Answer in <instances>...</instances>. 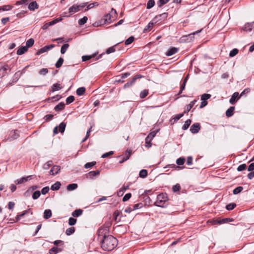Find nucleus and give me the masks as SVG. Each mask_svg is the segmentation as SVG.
I'll use <instances>...</instances> for the list:
<instances>
[{
	"label": "nucleus",
	"instance_id": "obj_1",
	"mask_svg": "<svg viewBox=\"0 0 254 254\" xmlns=\"http://www.w3.org/2000/svg\"><path fill=\"white\" fill-rule=\"evenodd\" d=\"M101 248L104 251H111L113 250L118 245L117 240L111 236L107 237L100 241Z\"/></svg>",
	"mask_w": 254,
	"mask_h": 254
},
{
	"label": "nucleus",
	"instance_id": "obj_2",
	"mask_svg": "<svg viewBox=\"0 0 254 254\" xmlns=\"http://www.w3.org/2000/svg\"><path fill=\"white\" fill-rule=\"evenodd\" d=\"M168 198L166 193H160L158 195L155 205L158 207H164L167 205Z\"/></svg>",
	"mask_w": 254,
	"mask_h": 254
},
{
	"label": "nucleus",
	"instance_id": "obj_3",
	"mask_svg": "<svg viewBox=\"0 0 254 254\" xmlns=\"http://www.w3.org/2000/svg\"><path fill=\"white\" fill-rule=\"evenodd\" d=\"M109 226H102L98 231V240L100 241L101 240L106 238L109 235Z\"/></svg>",
	"mask_w": 254,
	"mask_h": 254
},
{
	"label": "nucleus",
	"instance_id": "obj_4",
	"mask_svg": "<svg viewBox=\"0 0 254 254\" xmlns=\"http://www.w3.org/2000/svg\"><path fill=\"white\" fill-rule=\"evenodd\" d=\"M117 16L116 10L114 8H112L110 12L105 15L104 19V23L109 24L114 21Z\"/></svg>",
	"mask_w": 254,
	"mask_h": 254
},
{
	"label": "nucleus",
	"instance_id": "obj_5",
	"mask_svg": "<svg viewBox=\"0 0 254 254\" xmlns=\"http://www.w3.org/2000/svg\"><path fill=\"white\" fill-rule=\"evenodd\" d=\"M85 6V4L77 5L74 4L72 6L69 8V12L76 13L81 10V9Z\"/></svg>",
	"mask_w": 254,
	"mask_h": 254
},
{
	"label": "nucleus",
	"instance_id": "obj_6",
	"mask_svg": "<svg viewBox=\"0 0 254 254\" xmlns=\"http://www.w3.org/2000/svg\"><path fill=\"white\" fill-rule=\"evenodd\" d=\"M62 20H63V18L62 17H59V18H56L50 22L46 23L45 24H44L43 25V26H42V28L43 30H46V29H48L50 26L53 25L55 24L56 23L62 21Z\"/></svg>",
	"mask_w": 254,
	"mask_h": 254
},
{
	"label": "nucleus",
	"instance_id": "obj_7",
	"mask_svg": "<svg viewBox=\"0 0 254 254\" xmlns=\"http://www.w3.org/2000/svg\"><path fill=\"white\" fill-rule=\"evenodd\" d=\"M54 47H55V45H53V44L46 46L42 48L40 50H39L37 51V52L36 53V55H40V54H41L42 53H44L45 52H46L49 51L50 50H51V49L54 48Z\"/></svg>",
	"mask_w": 254,
	"mask_h": 254
},
{
	"label": "nucleus",
	"instance_id": "obj_8",
	"mask_svg": "<svg viewBox=\"0 0 254 254\" xmlns=\"http://www.w3.org/2000/svg\"><path fill=\"white\" fill-rule=\"evenodd\" d=\"M200 129V125L198 123L193 124L190 128V130L192 133H197Z\"/></svg>",
	"mask_w": 254,
	"mask_h": 254
},
{
	"label": "nucleus",
	"instance_id": "obj_9",
	"mask_svg": "<svg viewBox=\"0 0 254 254\" xmlns=\"http://www.w3.org/2000/svg\"><path fill=\"white\" fill-rule=\"evenodd\" d=\"M19 134L16 130L11 131L10 133L9 137L7 138V139L11 141L17 138Z\"/></svg>",
	"mask_w": 254,
	"mask_h": 254
},
{
	"label": "nucleus",
	"instance_id": "obj_10",
	"mask_svg": "<svg viewBox=\"0 0 254 254\" xmlns=\"http://www.w3.org/2000/svg\"><path fill=\"white\" fill-rule=\"evenodd\" d=\"M8 66L6 65L0 64V78H1L5 75Z\"/></svg>",
	"mask_w": 254,
	"mask_h": 254
},
{
	"label": "nucleus",
	"instance_id": "obj_11",
	"mask_svg": "<svg viewBox=\"0 0 254 254\" xmlns=\"http://www.w3.org/2000/svg\"><path fill=\"white\" fill-rule=\"evenodd\" d=\"M61 170V167L60 166L55 165L54 166L51 170H50V174L52 175H55L60 172Z\"/></svg>",
	"mask_w": 254,
	"mask_h": 254
},
{
	"label": "nucleus",
	"instance_id": "obj_12",
	"mask_svg": "<svg viewBox=\"0 0 254 254\" xmlns=\"http://www.w3.org/2000/svg\"><path fill=\"white\" fill-rule=\"evenodd\" d=\"M238 96H239L238 92H236L234 93L229 100V102L231 104H234L235 103L237 99H239L241 97L240 96V97H238Z\"/></svg>",
	"mask_w": 254,
	"mask_h": 254
},
{
	"label": "nucleus",
	"instance_id": "obj_13",
	"mask_svg": "<svg viewBox=\"0 0 254 254\" xmlns=\"http://www.w3.org/2000/svg\"><path fill=\"white\" fill-rule=\"evenodd\" d=\"M38 8V5L36 1H32L30 2L28 5V8L29 10L33 11L35 9Z\"/></svg>",
	"mask_w": 254,
	"mask_h": 254
},
{
	"label": "nucleus",
	"instance_id": "obj_14",
	"mask_svg": "<svg viewBox=\"0 0 254 254\" xmlns=\"http://www.w3.org/2000/svg\"><path fill=\"white\" fill-rule=\"evenodd\" d=\"M28 48L26 46H23L19 48L17 51V54L18 55H21L27 52Z\"/></svg>",
	"mask_w": 254,
	"mask_h": 254
},
{
	"label": "nucleus",
	"instance_id": "obj_15",
	"mask_svg": "<svg viewBox=\"0 0 254 254\" xmlns=\"http://www.w3.org/2000/svg\"><path fill=\"white\" fill-rule=\"evenodd\" d=\"M235 110L234 107H231L229 108L226 112V116L228 117H230L232 116L234 114Z\"/></svg>",
	"mask_w": 254,
	"mask_h": 254
},
{
	"label": "nucleus",
	"instance_id": "obj_16",
	"mask_svg": "<svg viewBox=\"0 0 254 254\" xmlns=\"http://www.w3.org/2000/svg\"><path fill=\"white\" fill-rule=\"evenodd\" d=\"M178 51V49L176 48L173 47L171 48L169 51H167L166 55L167 56H171L175 53H176Z\"/></svg>",
	"mask_w": 254,
	"mask_h": 254
},
{
	"label": "nucleus",
	"instance_id": "obj_17",
	"mask_svg": "<svg viewBox=\"0 0 254 254\" xmlns=\"http://www.w3.org/2000/svg\"><path fill=\"white\" fill-rule=\"evenodd\" d=\"M196 102V100H194L191 101L189 105H188L187 106L186 110L184 112V113H188L194 105Z\"/></svg>",
	"mask_w": 254,
	"mask_h": 254
},
{
	"label": "nucleus",
	"instance_id": "obj_18",
	"mask_svg": "<svg viewBox=\"0 0 254 254\" xmlns=\"http://www.w3.org/2000/svg\"><path fill=\"white\" fill-rule=\"evenodd\" d=\"M82 212L83 211L82 209H76L72 213V216L75 217H79L82 214Z\"/></svg>",
	"mask_w": 254,
	"mask_h": 254
},
{
	"label": "nucleus",
	"instance_id": "obj_19",
	"mask_svg": "<svg viewBox=\"0 0 254 254\" xmlns=\"http://www.w3.org/2000/svg\"><path fill=\"white\" fill-rule=\"evenodd\" d=\"M61 186V184L60 182H57L54 184L52 185V186L51 187V189L53 190H59Z\"/></svg>",
	"mask_w": 254,
	"mask_h": 254
},
{
	"label": "nucleus",
	"instance_id": "obj_20",
	"mask_svg": "<svg viewBox=\"0 0 254 254\" xmlns=\"http://www.w3.org/2000/svg\"><path fill=\"white\" fill-rule=\"evenodd\" d=\"M52 216V212L50 209H46L44 212V217L45 219H47L50 218Z\"/></svg>",
	"mask_w": 254,
	"mask_h": 254
},
{
	"label": "nucleus",
	"instance_id": "obj_21",
	"mask_svg": "<svg viewBox=\"0 0 254 254\" xmlns=\"http://www.w3.org/2000/svg\"><path fill=\"white\" fill-rule=\"evenodd\" d=\"M12 8V6L11 5H4L2 6H0V11H8Z\"/></svg>",
	"mask_w": 254,
	"mask_h": 254
},
{
	"label": "nucleus",
	"instance_id": "obj_22",
	"mask_svg": "<svg viewBox=\"0 0 254 254\" xmlns=\"http://www.w3.org/2000/svg\"><path fill=\"white\" fill-rule=\"evenodd\" d=\"M64 106L65 105L64 103L61 102L55 106V110L56 111L62 110L63 109H64Z\"/></svg>",
	"mask_w": 254,
	"mask_h": 254
},
{
	"label": "nucleus",
	"instance_id": "obj_23",
	"mask_svg": "<svg viewBox=\"0 0 254 254\" xmlns=\"http://www.w3.org/2000/svg\"><path fill=\"white\" fill-rule=\"evenodd\" d=\"M77 188V185L76 184H71L67 186V190L68 191H72Z\"/></svg>",
	"mask_w": 254,
	"mask_h": 254
},
{
	"label": "nucleus",
	"instance_id": "obj_24",
	"mask_svg": "<svg viewBox=\"0 0 254 254\" xmlns=\"http://www.w3.org/2000/svg\"><path fill=\"white\" fill-rule=\"evenodd\" d=\"M85 92V88L83 87L78 88L76 90V94L79 96L83 95Z\"/></svg>",
	"mask_w": 254,
	"mask_h": 254
},
{
	"label": "nucleus",
	"instance_id": "obj_25",
	"mask_svg": "<svg viewBox=\"0 0 254 254\" xmlns=\"http://www.w3.org/2000/svg\"><path fill=\"white\" fill-rule=\"evenodd\" d=\"M137 77H134L132 78L131 81H130L129 82H127V83H126L124 85V88H127V87L130 86L131 85H132L135 82V81L137 79Z\"/></svg>",
	"mask_w": 254,
	"mask_h": 254
},
{
	"label": "nucleus",
	"instance_id": "obj_26",
	"mask_svg": "<svg viewBox=\"0 0 254 254\" xmlns=\"http://www.w3.org/2000/svg\"><path fill=\"white\" fill-rule=\"evenodd\" d=\"M66 127V124L64 123H61L59 127H58L59 128V131L61 133H63L64 131L65 128Z\"/></svg>",
	"mask_w": 254,
	"mask_h": 254
},
{
	"label": "nucleus",
	"instance_id": "obj_27",
	"mask_svg": "<svg viewBox=\"0 0 254 254\" xmlns=\"http://www.w3.org/2000/svg\"><path fill=\"white\" fill-rule=\"evenodd\" d=\"M157 132H158V130H157L151 131L150 132V133L147 135V140L148 139H150L151 140H152L153 137L156 135Z\"/></svg>",
	"mask_w": 254,
	"mask_h": 254
},
{
	"label": "nucleus",
	"instance_id": "obj_28",
	"mask_svg": "<svg viewBox=\"0 0 254 254\" xmlns=\"http://www.w3.org/2000/svg\"><path fill=\"white\" fill-rule=\"evenodd\" d=\"M126 155H127V157H123V159H122V160L120 161V162H119L120 163H123V162H124L125 161H126V160H127V159H129V158L130 157V155H131V151H127L126 152Z\"/></svg>",
	"mask_w": 254,
	"mask_h": 254
},
{
	"label": "nucleus",
	"instance_id": "obj_29",
	"mask_svg": "<svg viewBox=\"0 0 254 254\" xmlns=\"http://www.w3.org/2000/svg\"><path fill=\"white\" fill-rule=\"evenodd\" d=\"M191 122V121L190 120V119L187 120L185 122L184 125L183 126L182 129L183 130H186L187 129H188V127H189V126H190Z\"/></svg>",
	"mask_w": 254,
	"mask_h": 254
},
{
	"label": "nucleus",
	"instance_id": "obj_30",
	"mask_svg": "<svg viewBox=\"0 0 254 254\" xmlns=\"http://www.w3.org/2000/svg\"><path fill=\"white\" fill-rule=\"evenodd\" d=\"M34 43V40L32 38H30L28 39L26 43V47H27V48L32 47Z\"/></svg>",
	"mask_w": 254,
	"mask_h": 254
},
{
	"label": "nucleus",
	"instance_id": "obj_31",
	"mask_svg": "<svg viewBox=\"0 0 254 254\" xmlns=\"http://www.w3.org/2000/svg\"><path fill=\"white\" fill-rule=\"evenodd\" d=\"M75 232V228L73 227L68 228L66 230L65 234L67 236L72 234Z\"/></svg>",
	"mask_w": 254,
	"mask_h": 254
},
{
	"label": "nucleus",
	"instance_id": "obj_32",
	"mask_svg": "<svg viewBox=\"0 0 254 254\" xmlns=\"http://www.w3.org/2000/svg\"><path fill=\"white\" fill-rule=\"evenodd\" d=\"M61 88H62V86L59 83L54 84L52 87L53 91H58V90H60Z\"/></svg>",
	"mask_w": 254,
	"mask_h": 254
},
{
	"label": "nucleus",
	"instance_id": "obj_33",
	"mask_svg": "<svg viewBox=\"0 0 254 254\" xmlns=\"http://www.w3.org/2000/svg\"><path fill=\"white\" fill-rule=\"evenodd\" d=\"M69 47V44H64V45H63L62 47H61V52L62 54H64L65 53V52L66 51V50H67V49Z\"/></svg>",
	"mask_w": 254,
	"mask_h": 254
},
{
	"label": "nucleus",
	"instance_id": "obj_34",
	"mask_svg": "<svg viewBox=\"0 0 254 254\" xmlns=\"http://www.w3.org/2000/svg\"><path fill=\"white\" fill-rule=\"evenodd\" d=\"M154 23L153 22L149 23L144 28V31L147 32L150 31L153 27Z\"/></svg>",
	"mask_w": 254,
	"mask_h": 254
},
{
	"label": "nucleus",
	"instance_id": "obj_35",
	"mask_svg": "<svg viewBox=\"0 0 254 254\" xmlns=\"http://www.w3.org/2000/svg\"><path fill=\"white\" fill-rule=\"evenodd\" d=\"M128 188V186H123L122 187L120 190L118 191V195H122L125 191H126Z\"/></svg>",
	"mask_w": 254,
	"mask_h": 254
},
{
	"label": "nucleus",
	"instance_id": "obj_36",
	"mask_svg": "<svg viewBox=\"0 0 254 254\" xmlns=\"http://www.w3.org/2000/svg\"><path fill=\"white\" fill-rule=\"evenodd\" d=\"M64 59L62 58H60L57 62L55 65L57 68H60L63 64Z\"/></svg>",
	"mask_w": 254,
	"mask_h": 254
},
{
	"label": "nucleus",
	"instance_id": "obj_37",
	"mask_svg": "<svg viewBox=\"0 0 254 254\" xmlns=\"http://www.w3.org/2000/svg\"><path fill=\"white\" fill-rule=\"evenodd\" d=\"M139 175L140 177L144 178L147 176V171L146 170L142 169L139 172Z\"/></svg>",
	"mask_w": 254,
	"mask_h": 254
},
{
	"label": "nucleus",
	"instance_id": "obj_38",
	"mask_svg": "<svg viewBox=\"0 0 254 254\" xmlns=\"http://www.w3.org/2000/svg\"><path fill=\"white\" fill-rule=\"evenodd\" d=\"M252 30V24L247 23V24H245L244 28V31H245L246 32H248V31H251Z\"/></svg>",
	"mask_w": 254,
	"mask_h": 254
},
{
	"label": "nucleus",
	"instance_id": "obj_39",
	"mask_svg": "<svg viewBox=\"0 0 254 254\" xmlns=\"http://www.w3.org/2000/svg\"><path fill=\"white\" fill-rule=\"evenodd\" d=\"M211 225H216L222 224L221 220L220 219H214L208 221Z\"/></svg>",
	"mask_w": 254,
	"mask_h": 254
},
{
	"label": "nucleus",
	"instance_id": "obj_40",
	"mask_svg": "<svg viewBox=\"0 0 254 254\" xmlns=\"http://www.w3.org/2000/svg\"><path fill=\"white\" fill-rule=\"evenodd\" d=\"M155 4V1L154 0H149L147 3L146 8L150 9L152 8Z\"/></svg>",
	"mask_w": 254,
	"mask_h": 254
},
{
	"label": "nucleus",
	"instance_id": "obj_41",
	"mask_svg": "<svg viewBox=\"0 0 254 254\" xmlns=\"http://www.w3.org/2000/svg\"><path fill=\"white\" fill-rule=\"evenodd\" d=\"M96 56V54H94L92 55H86V56H83L82 57V59L83 62L89 60L91 58L94 57Z\"/></svg>",
	"mask_w": 254,
	"mask_h": 254
},
{
	"label": "nucleus",
	"instance_id": "obj_42",
	"mask_svg": "<svg viewBox=\"0 0 254 254\" xmlns=\"http://www.w3.org/2000/svg\"><path fill=\"white\" fill-rule=\"evenodd\" d=\"M148 94V91L146 89H145L142 91L140 93V97L141 99L144 98L145 97L147 96Z\"/></svg>",
	"mask_w": 254,
	"mask_h": 254
},
{
	"label": "nucleus",
	"instance_id": "obj_43",
	"mask_svg": "<svg viewBox=\"0 0 254 254\" xmlns=\"http://www.w3.org/2000/svg\"><path fill=\"white\" fill-rule=\"evenodd\" d=\"M88 18L86 16H84L83 18L80 19L78 20V24L80 25H82L84 24L85 23H86L87 21Z\"/></svg>",
	"mask_w": 254,
	"mask_h": 254
},
{
	"label": "nucleus",
	"instance_id": "obj_44",
	"mask_svg": "<svg viewBox=\"0 0 254 254\" xmlns=\"http://www.w3.org/2000/svg\"><path fill=\"white\" fill-rule=\"evenodd\" d=\"M243 190V188L242 187H238L233 190V192L234 194H237L241 192Z\"/></svg>",
	"mask_w": 254,
	"mask_h": 254
},
{
	"label": "nucleus",
	"instance_id": "obj_45",
	"mask_svg": "<svg viewBox=\"0 0 254 254\" xmlns=\"http://www.w3.org/2000/svg\"><path fill=\"white\" fill-rule=\"evenodd\" d=\"M185 162V159L183 157H180L177 160L176 163L178 165H182L184 164Z\"/></svg>",
	"mask_w": 254,
	"mask_h": 254
},
{
	"label": "nucleus",
	"instance_id": "obj_46",
	"mask_svg": "<svg viewBox=\"0 0 254 254\" xmlns=\"http://www.w3.org/2000/svg\"><path fill=\"white\" fill-rule=\"evenodd\" d=\"M77 220L72 217H70L68 219V224L70 226H73L75 225L76 223Z\"/></svg>",
	"mask_w": 254,
	"mask_h": 254
},
{
	"label": "nucleus",
	"instance_id": "obj_47",
	"mask_svg": "<svg viewBox=\"0 0 254 254\" xmlns=\"http://www.w3.org/2000/svg\"><path fill=\"white\" fill-rule=\"evenodd\" d=\"M27 178L28 177L21 178V179L17 180L16 181H15V183L17 184L23 183L27 181Z\"/></svg>",
	"mask_w": 254,
	"mask_h": 254
},
{
	"label": "nucleus",
	"instance_id": "obj_48",
	"mask_svg": "<svg viewBox=\"0 0 254 254\" xmlns=\"http://www.w3.org/2000/svg\"><path fill=\"white\" fill-rule=\"evenodd\" d=\"M238 52L239 51L237 49H234L230 52L229 56L231 57H233L238 53Z\"/></svg>",
	"mask_w": 254,
	"mask_h": 254
},
{
	"label": "nucleus",
	"instance_id": "obj_49",
	"mask_svg": "<svg viewBox=\"0 0 254 254\" xmlns=\"http://www.w3.org/2000/svg\"><path fill=\"white\" fill-rule=\"evenodd\" d=\"M211 95L209 94H203L201 95V100L206 101L211 97Z\"/></svg>",
	"mask_w": 254,
	"mask_h": 254
},
{
	"label": "nucleus",
	"instance_id": "obj_50",
	"mask_svg": "<svg viewBox=\"0 0 254 254\" xmlns=\"http://www.w3.org/2000/svg\"><path fill=\"white\" fill-rule=\"evenodd\" d=\"M41 193L40 191L37 190L35 191L33 194H32V198L34 199H36L40 196Z\"/></svg>",
	"mask_w": 254,
	"mask_h": 254
},
{
	"label": "nucleus",
	"instance_id": "obj_51",
	"mask_svg": "<svg viewBox=\"0 0 254 254\" xmlns=\"http://www.w3.org/2000/svg\"><path fill=\"white\" fill-rule=\"evenodd\" d=\"M74 100V97L73 96H69L66 99V104H69Z\"/></svg>",
	"mask_w": 254,
	"mask_h": 254
},
{
	"label": "nucleus",
	"instance_id": "obj_52",
	"mask_svg": "<svg viewBox=\"0 0 254 254\" xmlns=\"http://www.w3.org/2000/svg\"><path fill=\"white\" fill-rule=\"evenodd\" d=\"M134 38L133 36L129 37L128 39H127L125 41V44L126 45H129L133 42L134 41Z\"/></svg>",
	"mask_w": 254,
	"mask_h": 254
},
{
	"label": "nucleus",
	"instance_id": "obj_53",
	"mask_svg": "<svg viewBox=\"0 0 254 254\" xmlns=\"http://www.w3.org/2000/svg\"><path fill=\"white\" fill-rule=\"evenodd\" d=\"M32 0H20L16 2V4H27L28 2H30Z\"/></svg>",
	"mask_w": 254,
	"mask_h": 254
},
{
	"label": "nucleus",
	"instance_id": "obj_54",
	"mask_svg": "<svg viewBox=\"0 0 254 254\" xmlns=\"http://www.w3.org/2000/svg\"><path fill=\"white\" fill-rule=\"evenodd\" d=\"M187 81V77L185 78V79H184V80L183 81V84L181 85V90H180V92L179 93V94H180L182 92L183 90L185 89Z\"/></svg>",
	"mask_w": 254,
	"mask_h": 254
},
{
	"label": "nucleus",
	"instance_id": "obj_55",
	"mask_svg": "<svg viewBox=\"0 0 254 254\" xmlns=\"http://www.w3.org/2000/svg\"><path fill=\"white\" fill-rule=\"evenodd\" d=\"M236 205L235 203H230L226 206V209L228 210H231L233 209L236 207Z\"/></svg>",
	"mask_w": 254,
	"mask_h": 254
},
{
	"label": "nucleus",
	"instance_id": "obj_56",
	"mask_svg": "<svg viewBox=\"0 0 254 254\" xmlns=\"http://www.w3.org/2000/svg\"><path fill=\"white\" fill-rule=\"evenodd\" d=\"M96 162H94V161L91 162L87 163L86 164H85V165L84 166V167L86 169L92 167L93 166H94L96 164Z\"/></svg>",
	"mask_w": 254,
	"mask_h": 254
},
{
	"label": "nucleus",
	"instance_id": "obj_57",
	"mask_svg": "<svg viewBox=\"0 0 254 254\" xmlns=\"http://www.w3.org/2000/svg\"><path fill=\"white\" fill-rule=\"evenodd\" d=\"M92 128V127H91L89 128V129L88 130V131L86 132V136L83 139V140L82 141V142H84V141H85L88 139V138L89 137V136L90 135V132L91 131Z\"/></svg>",
	"mask_w": 254,
	"mask_h": 254
},
{
	"label": "nucleus",
	"instance_id": "obj_58",
	"mask_svg": "<svg viewBox=\"0 0 254 254\" xmlns=\"http://www.w3.org/2000/svg\"><path fill=\"white\" fill-rule=\"evenodd\" d=\"M116 46H112L111 47H110L109 48H108L106 50V53L108 54H109L110 53H113L115 51V47Z\"/></svg>",
	"mask_w": 254,
	"mask_h": 254
},
{
	"label": "nucleus",
	"instance_id": "obj_59",
	"mask_svg": "<svg viewBox=\"0 0 254 254\" xmlns=\"http://www.w3.org/2000/svg\"><path fill=\"white\" fill-rule=\"evenodd\" d=\"M131 196V194L130 193H128L125 194V195L123 198V201H126L128 200Z\"/></svg>",
	"mask_w": 254,
	"mask_h": 254
},
{
	"label": "nucleus",
	"instance_id": "obj_60",
	"mask_svg": "<svg viewBox=\"0 0 254 254\" xmlns=\"http://www.w3.org/2000/svg\"><path fill=\"white\" fill-rule=\"evenodd\" d=\"M53 165V162L52 161H48L46 164L44 165V169H48L50 166H51Z\"/></svg>",
	"mask_w": 254,
	"mask_h": 254
},
{
	"label": "nucleus",
	"instance_id": "obj_61",
	"mask_svg": "<svg viewBox=\"0 0 254 254\" xmlns=\"http://www.w3.org/2000/svg\"><path fill=\"white\" fill-rule=\"evenodd\" d=\"M246 167H247V165L245 164H243L240 165V166H238V167L237 168V170L238 171H242L245 170Z\"/></svg>",
	"mask_w": 254,
	"mask_h": 254
},
{
	"label": "nucleus",
	"instance_id": "obj_62",
	"mask_svg": "<svg viewBox=\"0 0 254 254\" xmlns=\"http://www.w3.org/2000/svg\"><path fill=\"white\" fill-rule=\"evenodd\" d=\"M100 174V171L98 170L93 171L89 172V175L92 177H94Z\"/></svg>",
	"mask_w": 254,
	"mask_h": 254
},
{
	"label": "nucleus",
	"instance_id": "obj_63",
	"mask_svg": "<svg viewBox=\"0 0 254 254\" xmlns=\"http://www.w3.org/2000/svg\"><path fill=\"white\" fill-rule=\"evenodd\" d=\"M48 72V70L46 68H43L39 71V74L41 75H46Z\"/></svg>",
	"mask_w": 254,
	"mask_h": 254
},
{
	"label": "nucleus",
	"instance_id": "obj_64",
	"mask_svg": "<svg viewBox=\"0 0 254 254\" xmlns=\"http://www.w3.org/2000/svg\"><path fill=\"white\" fill-rule=\"evenodd\" d=\"M185 113H183L182 114H178L177 115H176L173 119L175 120V121H178L180 119H181L182 117H183Z\"/></svg>",
	"mask_w": 254,
	"mask_h": 254
}]
</instances>
